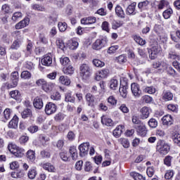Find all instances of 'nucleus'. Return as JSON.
I'll return each mask as SVG.
<instances>
[{"instance_id":"1","label":"nucleus","mask_w":180,"mask_h":180,"mask_svg":"<svg viewBox=\"0 0 180 180\" xmlns=\"http://www.w3.org/2000/svg\"><path fill=\"white\" fill-rule=\"evenodd\" d=\"M169 145L164 141H159L156 146V151L160 153L162 155H165L169 153Z\"/></svg>"},{"instance_id":"2","label":"nucleus","mask_w":180,"mask_h":180,"mask_svg":"<svg viewBox=\"0 0 180 180\" xmlns=\"http://www.w3.org/2000/svg\"><path fill=\"white\" fill-rule=\"evenodd\" d=\"M160 52L161 46L158 45V43L154 42L151 45L150 51H148L149 58H150V60H155V58H157V56H158V54H160Z\"/></svg>"},{"instance_id":"3","label":"nucleus","mask_w":180,"mask_h":180,"mask_svg":"<svg viewBox=\"0 0 180 180\" xmlns=\"http://www.w3.org/2000/svg\"><path fill=\"white\" fill-rule=\"evenodd\" d=\"M152 67L153 68H155V70H158V74H162V72L165 71L167 67H168V63L164 60H155L152 63Z\"/></svg>"},{"instance_id":"4","label":"nucleus","mask_w":180,"mask_h":180,"mask_svg":"<svg viewBox=\"0 0 180 180\" xmlns=\"http://www.w3.org/2000/svg\"><path fill=\"white\" fill-rule=\"evenodd\" d=\"M8 150L11 151L15 157H18L19 158H22L23 155H25V149L22 148H19L13 144H9L8 145Z\"/></svg>"},{"instance_id":"5","label":"nucleus","mask_w":180,"mask_h":180,"mask_svg":"<svg viewBox=\"0 0 180 180\" xmlns=\"http://www.w3.org/2000/svg\"><path fill=\"white\" fill-rule=\"evenodd\" d=\"M79 70L80 75L83 79H88V78L91 77L92 70H91V68H89V65L86 64H82L80 66Z\"/></svg>"},{"instance_id":"6","label":"nucleus","mask_w":180,"mask_h":180,"mask_svg":"<svg viewBox=\"0 0 180 180\" xmlns=\"http://www.w3.org/2000/svg\"><path fill=\"white\" fill-rule=\"evenodd\" d=\"M89 142L83 143L79 146V156L82 158L86 157L88 155V153L89 151Z\"/></svg>"},{"instance_id":"7","label":"nucleus","mask_w":180,"mask_h":180,"mask_svg":"<svg viewBox=\"0 0 180 180\" xmlns=\"http://www.w3.org/2000/svg\"><path fill=\"white\" fill-rule=\"evenodd\" d=\"M57 112V105L56 104L49 102L45 106V113L48 115H53Z\"/></svg>"},{"instance_id":"8","label":"nucleus","mask_w":180,"mask_h":180,"mask_svg":"<svg viewBox=\"0 0 180 180\" xmlns=\"http://www.w3.org/2000/svg\"><path fill=\"white\" fill-rule=\"evenodd\" d=\"M131 91L135 98H140L141 96V90H140V86L136 83H132L131 84Z\"/></svg>"},{"instance_id":"9","label":"nucleus","mask_w":180,"mask_h":180,"mask_svg":"<svg viewBox=\"0 0 180 180\" xmlns=\"http://www.w3.org/2000/svg\"><path fill=\"white\" fill-rule=\"evenodd\" d=\"M106 44V39H97L92 45V49L94 50H101L102 47H105Z\"/></svg>"},{"instance_id":"10","label":"nucleus","mask_w":180,"mask_h":180,"mask_svg":"<svg viewBox=\"0 0 180 180\" xmlns=\"http://www.w3.org/2000/svg\"><path fill=\"white\" fill-rule=\"evenodd\" d=\"M162 122L163 126H172L174 124V118L170 115H166L162 117Z\"/></svg>"},{"instance_id":"11","label":"nucleus","mask_w":180,"mask_h":180,"mask_svg":"<svg viewBox=\"0 0 180 180\" xmlns=\"http://www.w3.org/2000/svg\"><path fill=\"white\" fill-rule=\"evenodd\" d=\"M108 75H109V70L103 69L96 74L95 79H96V81H101V79L106 78Z\"/></svg>"},{"instance_id":"12","label":"nucleus","mask_w":180,"mask_h":180,"mask_svg":"<svg viewBox=\"0 0 180 180\" xmlns=\"http://www.w3.org/2000/svg\"><path fill=\"white\" fill-rule=\"evenodd\" d=\"M11 79L12 81V88L18 86V82H19V73L16 71L13 72L11 75Z\"/></svg>"},{"instance_id":"13","label":"nucleus","mask_w":180,"mask_h":180,"mask_svg":"<svg viewBox=\"0 0 180 180\" xmlns=\"http://www.w3.org/2000/svg\"><path fill=\"white\" fill-rule=\"evenodd\" d=\"M82 25H94L96 23V18L95 17H85L81 20Z\"/></svg>"},{"instance_id":"14","label":"nucleus","mask_w":180,"mask_h":180,"mask_svg":"<svg viewBox=\"0 0 180 180\" xmlns=\"http://www.w3.org/2000/svg\"><path fill=\"white\" fill-rule=\"evenodd\" d=\"M29 22H30L29 18H25L15 25V29L19 30V29H23V27H26L27 25H29Z\"/></svg>"},{"instance_id":"15","label":"nucleus","mask_w":180,"mask_h":180,"mask_svg":"<svg viewBox=\"0 0 180 180\" xmlns=\"http://www.w3.org/2000/svg\"><path fill=\"white\" fill-rule=\"evenodd\" d=\"M88 106L94 108L95 106V96L90 93L87 94L85 96Z\"/></svg>"},{"instance_id":"16","label":"nucleus","mask_w":180,"mask_h":180,"mask_svg":"<svg viewBox=\"0 0 180 180\" xmlns=\"http://www.w3.org/2000/svg\"><path fill=\"white\" fill-rule=\"evenodd\" d=\"M136 131L139 136H141V137H146L147 134L146 126L143 124H141L136 127Z\"/></svg>"},{"instance_id":"17","label":"nucleus","mask_w":180,"mask_h":180,"mask_svg":"<svg viewBox=\"0 0 180 180\" xmlns=\"http://www.w3.org/2000/svg\"><path fill=\"white\" fill-rule=\"evenodd\" d=\"M19 123V117L14 115L13 119L8 123L9 129H18V124Z\"/></svg>"},{"instance_id":"18","label":"nucleus","mask_w":180,"mask_h":180,"mask_svg":"<svg viewBox=\"0 0 180 180\" xmlns=\"http://www.w3.org/2000/svg\"><path fill=\"white\" fill-rule=\"evenodd\" d=\"M136 2L131 3L130 5H129L126 9V13L127 15H136L135 11H136Z\"/></svg>"},{"instance_id":"19","label":"nucleus","mask_w":180,"mask_h":180,"mask_svg":"<svg viewBox=\"0 0 180 180\" xmlns=\"http://www.w3.org/2000/svg\"><path fill=\"white\" fill-rule=\"evenodd\" d=\"M42 65L50 67L53 64V58L49 56H45L41 60Z\"/></svg>"},{"instance_id":"20","label":"nucleus","mask_w":180,"mask_h":180,"mask_svg":"<svg viewBox=\"0 0 180 180\" xmlns=\"http://www.w3.org/2000/svg\"><path fill=\"white\" fill-rule=\"evenodd\" d=\"M101 123L102 124H105V126H113V121L112 120V119L108 117L106 115H103L101 117Z\"/></svg>"},{"instance_id":"21","label":"nucleus","mask_w":180,"mask_h":180,"mask_svg":"<svg viewBox=\"0 0 180 180\" xmlns=\"http://www.w3.org/2000/svg\"><path fill=\"white\" fill-rule=\"evenodd\" d=\"M124 129V127L123 125H119L118 127H117L115 128V129H114L112 134L115 137H116L117 139L118 137H120V136L122 135V134L123 133V129Z\"/></svg>"},{"instance_id":"22","label":"nucleus","mask_w":180,"mask_h":180,"mask_svg":"<svg viewBox=\"0 0 180 180\" xmlns=\"http://www.w3.org/2000/svg\"><path fill=\"white\" fill-rule=\"evenodd\" d=\"M150 116V109L148 107H143L141 109V119H148Z\"/></svg>"},{"instance_id":"23","label":"nucleus","mask_w":180,"mask_h":180,"mask_svg":"<svg viewBox=\"0 0 180 180\" xmlns=\"http://www.w3.org/2000/svg\"><path fill=\"white\" fill-rule=\"evenodd\" d=\"M33 105L36 109H41V108H43V99L40 97L35 98L33 101Z\"/></svg>"},{"instance_id":"24","label":"nucleus","mask_w":180,"mask_h":180,"mask_svg":"<svg viewBox=\"0 0 180 180\" xmlns=\"http://www.w3.org/2000/svg\"><path fill=\"white\" fill-rule=\"evenodd\" d=\"M115 13L118 18H121V19H124V18H126V14L124 13L123 8L119 5L115 7Z\"/></svg>"},{"instance_id":"25","label":"nucleus","mask_w":180,"mask_h":180,"mask_svg":"<svg viewBox=\"0 0 180 180\" xmlns=\"http://www.w3.org/2000/svg\"><path fill=\"white\" fill-rule=\"evenodd\" d=\"M53 88H54V84L46 82L45 84H44L42 89L45 92L50 93L51 92V91H53Z\"/></svg>"},{"instance_id":"26","label":"nucleus","mask_w":180,"mask_h":180,"mask_svg":"<svg viewBox=\"0 0 180 180\" xmlns=\"http://www.w3.org/2000/svg\"><path fill=\"white\" fill-rule=\"evenodd\" d=\"M162 99L165 102H167L168 101H172V99H174V94H172V93H171V91H165L162 94Z\"/></svg>"},{"instance_id":"27","label":"nucleus","mask_w":180,"mask_h":180,"mask_svg":"<svg viewBox=\"0 0 180 180\" xmlns=\"http://www.w3.org/2000/svg\"><path fill=\"white\" fill-rule=\"evenodd\" d=\"M119 91L122 98H126L127 96V85L120 84Z\"/></svg>"},{"instance_id":"28","label":"nucleus","mask_w":180,"mask_h":180,"mask_svg":"<svg viewBox=\"0 0 180 180\" xmlns=\"http://www.w3.org/2000/svg\"><path fill=\"white\" fill-rule=\"evenodd\" d=\"M74 71H75V69L71 65L63 68V72L64 74H66V75H72Z\"/></svg>"},{"instance_id":"29","label":"nucleus","mask_w":180,"mask_h":180,"mask_svg":"<svg viewBox=\"0 0 180 180\" xmlns=\"http://www.w3.org/2000/svg\"><path fill=\"white\" fill-rule=\"evenodd\" d=\"M69 153L72 160H77L78 158V153L77 152V148L71 146L70 148Z\"/></svg>"},{"instance_id":"30","label":"nucleus","mask_w":180,"mask_h":180,"mask_svg":"<svg viewBox=\"0 0 180 180\" xmlns=\"http://www.w3.org/2000/svg\"><path fill=\"white\" fill-rule=\"evenodd\" d=\"M143 92L153 95L157 92V89H155L154 86H146L143 89Z\"/></svg>"},{"instance_id":"31","label":"nucleus","mask_w":180,"mask_h":180,"mask_svg":"<svg viewBox=\"0 0 180 180\" xmlns=\"http://www.w3.org/2000/svg\"><path fill=\"white\" fill-rule=\"evenodd\" d=\"M59 82L63 84V85L68 86L71 84V80H70L67 76H60L59 77Z\"/></svg>"},{"instance_id":"32","label":"nucleus","mask_w":180,"mask_h":180,"mask_svg":"<svg viewBox=\"0 0 180 180\" xmlns=\"http://www.w3.org/2000/svg\"><path fill=\"white\" fill-rule=\"evenodd\" d=\"M32 110L26 108L21 112L22 119H27V117H32Z\"/></svg>"},{"instance_id":"33","label":"nucleus","mask_w":180,"mask_h":180,"mask_svg":"<svg viewBox=\"0 0 180 180\" xmlns=\"http://www.w3.org/2000/svg\"><path fill=\"white\" fill-rule=\"evenodd\" d=\"M169 2L167 0H160L158 5V9L160 11L164 9L166 6H169Z\"/></svg>"},{"instance_id":"34","label":"nucleus","mask_w":180,"mask_h":180,"mask_svg":"<svg viewBox=\"0 0 180 180\" xmlns=\"http://www.w3.org/2000/svg\"><path fill=\"white\" fill-rule=\"evenodd\" d=\"M10 95L13 99L20 101V92L18 90H14L10 92Z\"/></svg>"},{"instance_id":"35","label":"nucleus","mask_w":180,"mask_h":180,"mask_svg":"<svg viewBox=\"0 0 180 180\" xmlns=\"http://www.w3.org/2000/svg\"><path fill=\"white\" fill-rule=\"evenodd\" d=\"M42 167L44 168V169H46V171H49V172H54V169H56V168H54V166H53V165H51V163H44L42 165Z\"/></svg>"},{"instance_id":"36","label":"nucleus","mask_w":180,"mask_h":180,"mask_svg":"<svg viewBox=\"0 0 180 180\" xmlns=\"http://www.w3.org/2000/svg\"><path fill=\"white\" fill-rule=\"evenodd\" d=\"M165 71H167L168 75H171L172 77H175L178 75L174 68L169 66L168 64L167 68L165 69Z\"/></svg>"},{"instance_id":"37","label":"nucleus","mask_w":180,"mask_h":180,"mask_svg":"<svg viewBox=\"0 0 180 180\" xmlns=\"http://www.w3.org/2000/svg\"><path fill=\"white\" fill-rule=\"evenodd\" d=\"M65 102H70L71 103H74L75 102V98H74L70 92H68L65 94Z\"/></svg>"},{"instance_id":"38","label":"nucleus","mask_w":180,"mask_h":180,"mask_svg":"<svg viewBox=\"0 0 180 180\" xmlns=\"http://www.w3.org/2000/svg\"><path fill=\"white\" fill-rule=\"evenodd\" d=\"M172 13H174V11H172V8H168L163 12L162 15L163 18H165V19H169Z\"/></svg>"},{"instance_id":"39","label":"nucleus","mask_w":180,"mask_h":180,"mask_svg":"<svg viewBox=\"0 0 180 180\" xmlns=\"http://www.w3.org/2000/svg\"><path fill=\"white\" fill-rule=\"evenodd\" d=\"M22 79H30L32 78V73L27 70L22 71L20 75Z\"/></svg>"},{"instance_id":"40","label":"nucleus","mask_w":180,"mask_h":180,"mask_svg":"<svg viewBox=\"0 0 180 180\" xmlns=\"http://www.w3.org/2000/svg\"><path fill=\"white\" fill-rule=\"evenodd\" d=\"M119 86V83L117 82V79H112L110 82V88L115 91L116 88Z\"/></svg>"},{"instance_id":"41","label":"nucleus","mask_w":180,"mask_h":180,"mask_svg":"<svg viewBox=\"0 0 180 180\" xmlns=\"http://www.w3.org/2000/svg\"><path fill=\"white\" fill-rule=\"evenodd\" d=\"M148 124L149 127H150L152 129H155V127H157V126H158V122L157 121V120L154 119V118H151L148 122Z\"/></svg>"},{"instance_id":"42","label":"nucleus","mask_w":180,"mask_h":180,"mask_svg":"<svg viewBox=\"0 0 180 180\" xmlns=\"http://www.w3.org/2000/svg\"><path fill=\"white\" fill-rule=\"evenodd\" d=\"M120 141L122 146L124 147V148H129V147H130V142H129L128 139L124 138H121L120 139Z\"/></svg>"},{"instance_id":"43","label":"nucleus","mask_w":180,"mask_h":180,"mask_svg":"<svg viewBox=\"0 0 180 180\" xmlns=\"http://www.w3.org/2000/svg\"><path fill=\"white\" fill-rule=\"evenodd\" d=\"M27 175L30 179H34L36 175H37V172L34 169H30L29 170Z\"/></svg>"},{"instance_id":"44","label":"nucleus","mask_w":180,"mask_h":180,"mask_svg":"<svg viewBox=\"0 0 180 180\" xmlns=\"http://www.w3.org/2000/svg\"><path fill=\"white\" fill-rule=\"evenodd\" d=\"M93 64L94 65H95V67H100V68L105 67V63L102 62L99 59H94Z\"/></svg>"},{"instance_id":"45","label":"nucleus","mask_w":180,"mask_h":180,"mask_svg":"<svg viewBox=\"0 0 180 180\" xmlns=\"http://www.w3.org/2000/svg\"><path fill=\"white\" fill-rule=\"evenodd\" d=\"M58 27L60 32H65V30H67L68 25L66 22H58Z\"/></svg>"},{"instance_id":"46","label":"nucleus","mask_w":180,"mask_h":180,"mask_svg":"<svg viewBox=\"0 0 180 180\" xmlns=\"http://www.w3.org/2000/svg\"><path fill=\"white\" fill-rule=\"evenodd\" d=\"M172 140L175 144L180 146V134L175 133L172 136Z\"/></svg>"},{"instance_id":"47","label":"nucleus","mask_w":180,"mask_h":180,"mask_svg":"<svg viewBox=\"0 0 180 180\" xmlns=\"http://www.w3.org/2000/svg\"><path fill=\"white\" fill-rule=\"evenodd\" d=\"M19 47H20V41L19 40H15L13 42L11 49L12 50H18V49H19Z\"/></svg>"},{"instance_id":"48","label":"nucleus","mask_w":180,"mask_h":180,"mask_svg":"<svg viewBox=\"0 0 180 180\" xmlns=\"http://www.w3.org/2000/svg\"><path fill=\"white\" fill-rule=\"evenodd\" d=\"M148 5H150V1H148V0L141 1L138 4V8L139 9H143V8H146V6H148Z\"/></svg>"},{"instance_id":"49","label":"nucleus","mask_w":180,"mask_h":180,"mask_svg":"<svg viewBox=\"0 0 180 180\" xmlns=\"http://www.w3.org/2000/svg\"><path fill=\"white\" fill-rule=\"evenodd\" d=\"M122 26V22L120 21L113 20L112 22V29H114V30H116L117 29H119Z\"/></svg>"},{"instance_id":"50","label":"nucleus","mask_w":180,"mask_h":180,"mask_svg":"<svg viewBox=\"0 0 180 180\" xmlns=\"http://www.w3.org/2000/svg\"><path fill=\"white\" fill-rule=\"evenodd\" d=\"M172 161V157L167 155L164 159V164L167 167H171V162Z\"/></svg>"},{"instance_id":"51","label":"nucleus","mask_w":180,"mask_h":180,"mask_svg":"<svg viewBox=\"0 0 180 180\" xmlns=\"http://www.w3.org/2000/svg\"><path fill=\"white\" fill-rule=\"evenodd\" d=\"M101 28L103 29V30L107 32L108 33H109V32L110 31V30L109 29V22L108 21L103 22L101 25Z\"/></svg>"},{"instance_id":"52","label":"nucleus","mask_w":180,"mask_h":180,"mask_svg":"<svg viewBox=\"0 0 180 180\" xmlns=\"http://www.w3.org/2000/svg\"><path fill=\"white\" fill-rule=\"evenodd\" d=\"M20 18H22V13L20 12H15L13 14L11 19L13 22H16Z\"/></svg>"},{"instance_id":"53","label":"nucleus","mask_w":180,"mask_h":180,"mask_svg":"<svg viewBox=\"0 0 180 180\" xmlns=\"http://www.w3.org/2000/svg\"><path fill=\"white\" fill-rule=\"evenodd\" d=\"M108 103H110V105H115L116 103H117V100H116L115 96H110L108 98Z\"/></svg>"},{"instance_id":"54","label":"nucleus","mask_w":180,"mask_h":180,"mask_svg":"<svg viewBox=\"0 0 180 180\" xmlns=\"http://www.w3.org/2000/svg\"><path fill=\"white\" fill-rule=\"evenodd\" d=\"M56 46L58 49H60V50H64V48L65 47L63 39L56 40Z\"/></svg>"},{"instance_id":"55","label":"nucleus","mask_w":180,"mask_h":180,"mask_svg":"<svg viewBox=\"0 0 180 180\" xmlns=\"http://www.w3.org/2000/svg\"><path fill=\"white\" fill-rule=\"evenodd\" d=\"M60 64L64 66L68 65V64H70V58H68V57L60 58Z\"/></svg>"},{"instance_id":"56","label":"nucleus","mask_w":180,"mask_h":180,"mask_svg":"<svg viewBox=\"0 0 180 180\" xmlns=\"http://www.w3.org/2000/svg\"><path fill=\"white\" fill-rule=\"evenodd\" d=\"M179 55L174 51H170L168 55V58H170L171 60H176V58H179Z\"/></svg>"},{"instance_id":"57","label":"nucleus","mask_w":180,"mask_h":180,"mask_svg":"<svg viewBox=\"0 0 180 180\" xmlns=\"http://www.w3.org/2000/svg\"><path fill=\"white\" fill-rule=\"evenodd\" d=\"M27 158H29V160H31L32 161L35 160L36 156L34 155V151L28 150L27 153Z\"/></svg>"},{"instance_id":"58","label":"nucleus","mask_w":180,"mask_h":180,"mask_svg":"<svg viewBox=\"0 0 180 180\" xmlns=\"http://www.w3.org/2000/svg\"><path fill=\"white\" fill-rule=\"evenodd\" d=\"M155 172V170H154V167H148L146 170V174L149 178H151Z\"/></svg>"},{"instance_id":"59","label":"nucleus","mask_w":180,"mask_h":180,"mask_svg":"<svg viewBox=\"0 0 180 180\" xmlns=\"http://www.w3.org/2000/svg\"><path fill=\"white\" fill-rule=\"evenodd\" d=\"M1 11L4 13H11V7L8 4H4L1 7Z\"/></svg>"},{"instance_id":"60","label":"nucleus","mask_w":180,"mask_h":180,"mask_svg":"<svg viewBox=\"0 0 180 180\" xmlns=\"http://www.w3.org/2000/svg\"><path fill=\"white\" fill-rule=\"evenodd\" d=\"M21 56L20 52H13L11 56V60H16L18 58H20Z\"/></svg>"},{"instance_id":"61","label":"nucleus","mask_w":180,"mask_h":180,"mask_svg":"<svg viewBox=\"0 0 180 180\" xmlns=\"http://www.w3.org/2000/svg\"><path fill=\"white\" fill-rule=\"evenodd\" d=\"M135 41H136V43H138V44H139L140 46H144V44H146V40L143 39V38L140 37H136L134 39Z\"/></svg>"},{"instance_id":"62","label":"nucleus","mask_w":180,"mask_h":180,"mask_svg":"<svg viewBox=\"0 0 180 180\" xmlns=\"http://www.w3.org/2000/svg\"><path fill=\"white\" fill-rule=\"evenodd\" d=\"M39 130V127L36 126V125H32L30 127H28V131L30 133H36Z\"/></svg>"},{"instance_id":"63","label":"nucleus","mask_w":180,"mask_h":180,"mask_svg":"<svg viewBox=\"0 0 180 180\" xmlns=\"http://www.w3.org/2000/svg\"><path fill=\"white\" fill-rule=\"evenodd\" d=\"M4 115L6 120H8L11 117V109L6 108L4 112Z\"/></svg>"},{"instance_id":"64","label":"nucleus","mask_w":180,"mask_h":180,"mask_svg":"<svg viewBox=\"0 0 180 180\" xmlns=\"http://www.w3.org/2000/svg\"><path fill=\"white\" fill-rule=\"evenodd\" d=\"M134 179L135 180H146V177L139 173H134Z\"/></svg>"}]
</instances>
